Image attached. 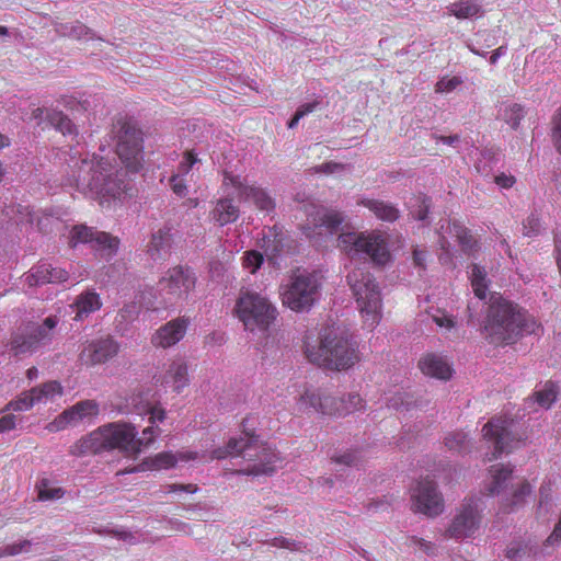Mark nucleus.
<instances>
[{"label": "nucleus", "instance_id": "obj_1", "mask_svg": "<svg viewBox=\"0 0 561 561\" xmlns=\"http://www.w3.org/2000/svg\"><path fill=\"white\" fill-rule=\"evenodd\" d=\"M115 152L125 170L114 158L96 153L80 157L70 167L67 184L96 199L101 207H111L131 190L126 173L136 174L144 167V134L129 119H118L114 125Z\"/></svg>", "mask_w": 561, "mask_h": 561}, {"label": "nucleus", "instance_id": "obj_2", "mask_svg": "<svg viewBox=\"0 0 561 561\" xmlns=\"http://www.w3.org/2000/svg\"><path fill=\"white\" fill-rule=\"evenodd\" d=\"M249 417L243 419L241 426L244 437L230 438L224 448H216L211 454L197 451H162L154 456L145 458L139 465L128 467L117 474L142 472L146 470H162L175 467L179 461L201 460L208 462L214 459H224L228 456H241L247 466L236 470L237 474L243 476H270L276 470L280 457L276 449L255 436L254 431L248 426Z\"/></svg>", "mask_w": 561, "mask_h": 561}, {"label": "nucleus", "instance_id": "obj_3", "mask_svg": "<svg viewBox=\"0 0 561 561\" xmlns=\"http://www.w3.org/2000/svg\"><path fill=\"white\" fill-rule=\"evenodd\" d=\"M137 435V428L129 423H107L73 443L69 448V454L75 457H83L117 449L135 458L141 453L142 443V440H136Z\"/></svg>", "mask_w": 561, "mask_h": 561}, {"label": "nucleus", "instance_id": "obj_4", "mask_svg": "<svg viewBox=\"0 0 561 561\" xmlns=\"http://www.w3.org/2000/svg\"><path fill=\"white\" fill-rule=\"evenodd\" d=\"M308 360L331 370H346L359 362L358 345L345 333L327 330L318 345H306Z\"/></svg>", "mask_w": 561, "mask_h": 561}, {"label": "nucleus", "instance_id": "obj_5", "mask_svg": "<svg viewBox=\"0 0 561 561\" xmlns=\"http://www.w3.org/2000/svg\"><path fill=\"white\" fill-rule=\"evenodd\" d=\"M524 330H526V314L502 296H492L483 328L489 343L511 344Z\"/></svg>", "mask_w": 561, "mask_h": 561}, {"label": "nucleus", "instance_id": "obj_6", "mask_svg": "<svg viewBox=\"0 0 561 561\" xmlns=\"http://www.w3.org/2000/svg\"><path fill=\"white\" fill-rule=\"evenodd\" d=\"M346 279L355 298L363 325L374 330L382 318V299L378 283L374 275L363 267L353 268Z\"/></svg>", "mask_w": 561, "mask_h": 561}, {"label": "nucleus", "instance_id": "obj_7", "mask_svg": "<svg viewBox=\"0 0 561 561\" xmlns=\"http://www.w3.org/2000/svg\"><path fill=\"white\" fill-rule=\"evenodd\" d=\"M233 313L249 331H267L278 314L266 296L248 288L240 290Z\"/></svg>", "mask_w": 561, "mask_h": 561}, {"label": "nucleus", "instance_id": "obj_8", "mask_svg": "<svg viewBox=\"0 0 561 561\" xmlns=\"http://www.w3.org/2000/svg\"><path fill=\"white\" fill-rule=\"evenodd\" d=\"M337 248L350 257L366 255L374 264L380 266L386 265L391 259L387 239L378 230L343 232L337 238Z\"/></svg>", "mask_w": 561, "mask_h": 561}, {"label": "nucleus", "instance_id": "obj_9", "mask_svg": "<svg viewBox=\"0 0 561 561\" xmlns=\"http://www.w3.org/2000/svg\"><path fill=\"white\" fill-rule=\"evenodd\" d=\"M297 409L301 413L318 412L330 416H345L365 410L366 402L357 392L335 398L307 390L300 396Z\"/></svg>", "mask_w": 561, "mask_h": 561}, {"label": "nucleus", "instance_id": "obj_10", "mask_svg": "<svg viewBox=\"0 0 561 561\" xmlns=\"http://www.w3.org/2000/svg\"><path fill=\"white\" fill-rule=\"evenodd\" d=\"M320 286L317 273L297 270L280 293L283 305L296 312L307 310L314 304Z\"/></svg>", "mask_w": 561, "mask_h": 561}, {"label": "nucleus", "instance_id": "obj_11", "mask_svg": "<svg viewBox=\"0 0 561 561\" xmlns=\"http://www.w3.org/2000/svg\"><path fill=\"white\" fill-rule=\"evenodd\" d=\"M307 221L302 227L305 236L310 241L320 244L328 237H332L337 232L344 221V215L335 209L312 206V210L308 211Z\"/></svg>", "mask_w": 561, "mask_h": 561}, {"label": "nucleus", "instance_id": "obj_12", "mask_svg": "<svg viewBox=\"0 0 561 561\" xmlns=\"http://www.w3.org/2000/svg\"><path fill=\"white\" fill-rule=\"evenodd\" d=\"M195 273L187 266L169 268L158 282L160 295L170 301L185 300L195 289Z\"/></svg>", "mask_w": 561, "mask_h": 561}, {"label": "nucleus", "instance_id": "obj_13", "mask_svg": "<svg viewBox=\"0 0 561 561\" xmlns=\"http://www.w3.org/2000/svg\"><path fill=\"white\" fill-rule=\"evenodd\" d=\"M514 426V421L506 416L493 417L483 426V437L494 445V451L491 456L486 455L485 461H492L503 453H511L512 449L517 447L520 439L513 435Z\"/></svg>", "mask_w": 561, "mask_h": 561}, {"label": "nucleus", "instance_id": "obj_14", "mask_svg": "<svg viewBox=\"0 0 561 561\" xmlns=\"http://www.w3.org/2000/svg\"><path fill=\"white\" fill-rule=\"evenodd\" d=\"M68 243L70 248H76L80 243H90L96 251L113 256L118 250L119 239L108 232L98 231L85 225H76L70 230Z\"/></svg>", "mask_w": 561, "mask_h": 561}, {"label": "nucleus", "instance_id": "obj_15", "mask_svg": "<svg viewBox=\"0 0 561 561\" xmlns=\"http://www.w3.org/2000/svg\"><path fill=\"white\" fill-rule=\"evenodd\" d=\"M222 185L233 187L240 201L252 202L259 210L270 213L275 208L273 198L264 188L255 184H249L248 181L240 175L225 171Z\"/></svg>", "mask_w": 561, "mask_h": 561}, {"label": "nucleus", "instance_id": "obj_16", "mask_svg": "<svg viewBox=\"0 0 561 561\" xmlns=\"http://www.w3.org/2000/svg\"><path fill=\"white\" fill-rule=\"evenodd\" d=\"M411 497L414 512L434 517L444 511L443 496L437 491L435 482L428 478L417 481L416 486L412 489Z\"/></svg>", "mask_w": 561, "mask_h": 561}, {"label": "nucleus", "instance_id": "obj_17", "mask_svg": "<svg viewBox=\"0 0 561 561\" xmlns=\"http://www.w3.org/2000/svg\"><path fill=\"white\" fill-rule=\"evenodd\" d=\"M481 522L478 500H465L446 530V537L462 539L472 536Z\"/></svg>", "mask_w": 561, "mask_h": 561}, {"label": "nucleus", "instance_id": "obj_18", "mask_svg": "<svg viewBox=\"0 0 561 561\" xmlns=\"http://www.w3.org/2000/svg\"><path fill=\"white\" fill-rule=\"evenodd\" d=\"M119 352L118 343L112 337L87 341L79 354V360L85 366L104 364Z\"/></svg>", "mask_w": 561, "mask_h": 561}, {"label": "nucleus", "instance_id": "obj_19", "mask_svg": "<svg viewBox=\"0 0 561 561\" xmlns=\"http://www.w3.org/2000/svg\"><path fill=\"white\" fill-rule=\"evenodd\" d=\"M188 324L190 320L186 317L173 319L156 331L152 335L151 343L156 347H171L184 337Z\"/></svg>", "mask_w": 561, "mask_h": 561}, {"label": "nucleus", "instance_id": "obj_20", "mask_svg": "<svg viewBox=\"0 0 561 561\" xmlns=\"http://www.w3.org/2000/svg\"><path fill=\"white\" fill-rule=\"evenodd\" d=\"M419 368L424 375L440 380H448L453 375V368L446 358L434 353L425 354L419 360Z\"/></svg>", "mask_w": 561, "mask_h": 561}, {"label": "nucleus", "instance_id": "obj_21", "mask_svg": "<svg viewBox=\"0 0 561 561\" xmlns=\"http://www.w3.org/2000/svg\"><path fill=\"white\" fill-rule=\"evenodd\" d=\"M288 236L282 227L273 226L263 231L260 247L270 259H276L283 253Z\"/></svg>", "mask_w": 561, "mask_h": 561}, {"label": "nucleus", "instance_id": "obj_22", "mask_svg": "<svg viewBox=\"0 0 561 561\" xmlns=\"http://www.w3.org/2000/svg\"><path fill=\"white\" fill-rule=\"evenodd\" d=\"M188 382L187 365L181 359L173 360L161 379V385L171 387L176 393L187 387Z\"/></svg>", "mask_w": 561, "mask_h": 561}, {"label": "nucleus", "instance_id": "obj_23", "mask_svg": "<svg viewBox=\"0 0 561 561\" xmlns=\"http://www.w3.org/2000/svg\"><path fill=\"white\" fill-rule=\"evenodd\" d=\"M240 216V209L230 197H222L216 201L210 211V218L218 226L224 227L236 222Z\"/></svg>", "mask_w": 561, "mask_h": 561}, {"label": "nucleus", "instance_id": "obj_24", "mask_svg": "<svg viewBox=\"0 0 561 561\" xmlns=\"http://www.w3.org/2000/svg\"><path fill=\"white\" fill-rule=\"evenodd\" d=\"M357 204L369 209L377 219L382 221L393 222L400 216L399 209L391 203L385 201L362 198Z\"/></svg>", "mask_w": 561, "mask_h": 561}, {"label": "nucleus", "instance_id": "obj_25", "mask_svg": "<svg viewBox=\"0 0 561 561\" xmlns=\"http://www.w3.org/2000/svg\"><path fill=\"white\" fill-rule=\"evenodd\" d=\"M76 310V320H82L90 313L101 309L102 300L100 295L94 290H85L81 293L71 306Z\"/></svg>", "mask_w": 561, "mask_h": 561}, {"label": "nucleus", "instance_id": "obj_26", "mask_svg": "<svg viewBox=\"0 0 561 561\" xmlns=\"http://www.w3.org/2000/svg\"><path fill=\"white\" fill-rule=\"evenodd\" d=\"M172 238L169 229H159L151 236L147 252L157 261L167 256L170 252Z\"/></svg>", "mask_w": 561, "mask_h": 561}, {"label": "nucleus", "instance_id": "obj_27", "mask_svg": "<svg viewBox=\"0 0 561 561\" xmlns=\"http://www.w3.org/2000/svg\"><path fill=\"white\" fill-rule=\"evenodd\" d=\"M37 340L28 332V325L12 334L10 346L15 355L34 352L38 346Z\"/></svg>", "mask_w": 561, "mask_h": 561}, {"label": "nucleus", "instance_id": "obj_28", "mask_svg": "<svg viewBox=\"0 0 561 561\" xmlns=\"http://www.w3.org/2000/svg\"><path fill=\"white\" fill-rule=\"evenodd\" d=\"M447 10L458 20L476 18L483 13L482 4L478 0H458L449 4Z\"/></svg>", "mask_w": 561, "mask_h": 561}, {"label": "nucleus", "instance_id": "obj_29", "mask_svg": "<svg viewBox=\"0 0 561 561\" xmlns=\"http://www.w3.org/2000/svg\"><path fill=\"white\" fill-rule=\"evenodd\" d=\"M30 391L35 404H45L49 401H54L57 397H61L64 388L60 382L53 380L44 382L41 386L33 387Z\"/></svg>", "mask_w": 561, "mask_h": 561}, {"label": "nucleus", "instance_id": "obj_30", "mask_svg": "<svg viewBox=\"0 0 561 561\" xmlns=\"http://www.w3.org/2000/svg\"><path fill=\"white\" fill-rule=\"evenodd\" d=\"M491 476V482L486 490L489 495L499 494L506 485V482L511 480L513 468L504 465H494L489 469Z\"/></svg>", "mask_w": 561, "mask_h": 561}, {"label": "nucleus", "instance_id": "obj_31", "mask_svg": "<svg viewBox=\"0 0 561 561\" xmlns=\"http://www.w3.org/2000/svg\"><path fill=\"white\" fill-rule=\"evenodd\" d=\"M58 324L56 316L47 317L42 324L28 322V332L37 340L38 344L51 341L54 329Z\"/></svg>", "mask_w": 561, "mask_h": 561}, {"label": "nucleus", "instance_id": "obj_32", "mask_svg": "<svg viewBox=\"0 0 561 561\" xmlns=\"http://www.w3.org/2000/svg\"><path fill=\"white\" fill-rule=\"evenodd\" d=\"M449 232L457 238L459 245L465 252H471L477 249V241L471 231L457 220L449 222Z\"/></svg>", "mask_w": 561, "mask_h": 561}, {"label": "nucleus", "instance_id": "obj_33", "mask_svg": "<svg viewBox=\"0 0 561 561\" xmlns=\"http://www.w3.org/2000/svg\"><path fill=\"white\" fill-rule=\"evenodd\" d=\"M37 499L39 501L59 500L65 495V490L47 478H42L36 483Z\"/></svg>", "mask_w": 561, "mask_h": 561}, {"label": "nucleus", "instance_id": "obj_34", "mask_svg": "<svg viewBox=\"0 0 561 561\" xmlns=\"http://www.w3.org/2000/svg\"><path fill=\"white\" fill-rule=\"evenodd\" d=\"M67 410L76 424L85 417L98 415L99 404L94 400H82Z\"/></svg>", "mask_w": 561, "mask_h": 561}, {"label": "nucleus", "instance_id": "obj_35", "mask_svg": "<svg viewBox=\"0 0 561 561\" xmlns=\"http://www.w3.org/2000/svg\"><path fill=\"white\" fill-rule=\"evenodd\" d=\"M537 548L525 542H513L507 547L505 557L512 561H526L528 558L536 556Z\"/></svg>", "mask_w": 561, "mask_h": 561}, {"label": "nucleus", "instance_id": "obj_36", "mask_svg": "<svg viewBox=\"0 0 561 561\" xmlns=\"http://www.w3.org/2000/svg\"><path fill=\"white\" fill-rule=\"evenodd\" d=\"M445 445L451 451L468 453L471 449V443L468 435L463 432H453L445 437Z\"/></svg>", "mask_w": 561, "mask_h": 561}, {"label": "nucleus", "instance_id": "obj_37", "mask_svg": "<svg viewBox=\"0 0 561 561\" xmlns=\"http://www.w3.org/2000/svg\"><path fill=\"white\" fill-rule=\"evenodd\" d=\"M48 274V263H41L25 274V283L30 287L49 284Z\"/></svg>", "mask_w": 561, "mask_h": 561}, {"label": "nucleus", "instance_id": "obj_38", "mask_svg": "<svg viewBox=\"0 0 561 561\" xmlns=\"http://www.w3.org/2000/svg\"><path fill=\"white\" fill-rule=\"evenodd\" d=\"M48 122L64 135L73 134L76 127L71 119L60 111L51 110L46 115Z\"/></svg>", "mask_w": 561, "mask_h": 561}, {"label": "nucleus", "instance_id": "obj_39", "mask_svg": "<svg viewBox=\"0 0 561 561\" xmlns=\"http://www.w3.org/2000/svg\"><path fill=\"white\" fill-rule=\"evenodd\" d=\"M557 394V385L552 381H548L541 389L535 391L534 399L540 407L548 409L556 401Z\"/></svg>", "mask_w": 561, "mask_h": 561}, {"label": "nucleus", "instance_id": "obj_40", "mask_svg": "<svg viewBox=\"0 0 561 561\" xmlns=\"http://www.w3.org/2000/svg\"><path fill=\"white\" fill-rule=\"evenodd\" d=\"M485 277V271L479 265L472 264L470 276L471 286L473 288L474 295L480 299H484L486 297L488 285Z\"/></svg>", "mask_w": 561, "mask_h": 561}, {"label": "nucleus", "instance_id": "obj_41", "mask_svg": "<svg viewBox=\"0 0 561 561\" xmlns=\"http://www.w3.org/2000/svg\"><path fill=\"white\" fill-rule=\"evenodd\" d=\"M35 405L31 391H23L14 400H11L3 411L23 412Z\"/></svg>", "mask_w": 561, "mask_h": 561}, {"label": "nucleus", "instance_id": "obj_42", "mask_svg": "<svg viewBox=\"0 0 561 561\" xmlns=\"http://www.w3.org/2000/svg\"><path fill=\"white\" fill-rule=\"evenodd\" d=\"M524 115L523 106L514 103L505 107L503 118L512 128L516 129L524 118Z\"/></svg>", "mask_w": 561, "mask_h": 561}, {"label": "nucleus", "instance_id": "obj_43", "mask_svg": "<svg viewBox=\"0 0 561 561\" xmlns=\"http://www.w3.org/2000/svg\"><path fill=\"white\" fill-rule=\"evenodd\" d=\"M242 260L243 267L249 270L250 273L254 274L263 264L264 257L261 252L251 250L244 253Z\"/></svg>", "mask_w": 561, "mask_h": 561}, {"label": "nucleus", "instance_id": "obj_44", "mask_svg": "<svg viewBox=\"0 0 561 561\" xmlns=\"http://www.w3.org/2000/svg\"><path fill=\"white\" fill-rule=\"evenodd\" d=\"M75 424L72 417L70 416L68 410L66 409L62 413H60L55 420L49 422L46 425V430L49 433H57L64 431L68 425Z\"/></svg>", "mask_w": 561, "mask_h": 561}, {"label": "nucleus", "instance_id": "obj_45", "mask_svg": "<svg viewBox=\"0 0 561 561\" xmlns=\"http://www.w3.org/2000/svg\"><path fill=\"white\" fill-rule=\"evenodd\" d=\"M31 546H32V542L27 539L7 545L0 549V557H10V556L20 554L24 551H28Z\"/></svg>", "mask_w": 561, "mask_h": 561}, {"label": "nucleus", "instance_id": "obj_46", "mask_svg": "<svg viewBox=\"0 0 561 561\" xmlns=\"http://www.w3.org/2000/svg\"><path fill=\"white\" fill-rule=\"evenodd\" d=\"M462 83V79L460 77L454 76L451 78L444 77L440 80L437 81L435 84V92L437 93H444V92H451L457 87H459Z\"/></svg>", "mask_w": 561, "mask_h": 561}, {"label": "nucleus", "instance_id": "obj_47", "mask_svg": "<svg viewBox=\"0 0 561 561\" xmlns=\"http://www.w3.org/2000/svg\"><path fill=\"white\" fill-rule=\"evenodd\" d=\"M531 485L528 481H523L513 493V497L511 500L510 506L514 507L522 504L526 496L531 494Z\"/></svg>", "mask_w": 561, "mask_h": 561}, {"label": "nucleus", "instance_id": "obj_48", "mask_svg": "<svg viewBox=\"0 0 561 561\" xmlns=\"http://www.w3.org/2000/svg\"><path fill=\"white\" fill-rule=\"evenodd\" d=\"M552 141L557 151L561 154V106L552 117Z\"/></svg>", "mask_w": 561, "mask_h": 561}, {"label": "nucleus", "instance_id": "obj_49", "mask_svg": "<svg viewBox=\"0 0 561 561\" xmlns=\"http://www.w3.org/2000/svg\"><path fill=\"white\" fill-rule=\"evenodd\" d=\"M170 186H171V190L172 192L179 196V197H184L186 196L188 190H187V184H186V181L183 176H181V174H173L171 175L170 180Z\"/></svg>", "mask_w": 561, "mask_h": 561}, {"label": "nucleus", "instance_id": "obj_50", "mask_svg": "<svg viewBox=\"0 0 561 561\" xmlns=\"http://www.w3.org/2000/svg\"><path fill=\"white\" fill-rule=\"evenodd\" d=\"M540 219L534 214L528 216L523 224V231L525 236H536L540 232Z\"/></svg>", "mask_w": 561, "mask_h": 561}, {"label": "nucleus", "instance_id": "obj_51", "mask_svg": "<svg viewBox=\"0 0 561 561\" xmlns=\"http://www.w3.org/2000/svg\"><path fill=\"white\" fill-rule=\"evenodd\" d=\"M417 202L420 203L419 209L414 213V218L416 220H425L430 213L431 207V198L426 195L417 196Z\"/></svg>", "mask_w": 561, "mask_h": 561}, {"label": "nucleus", "instance_id": "obj_52", "mask_svg": "<svg viewBox=\"0 0 561 561\" xmlns=\"http://www.w3.org/2000/svg\"><path fill=\"white\" fill-rule=\"evenodd\" d=\"M48 277H49V284H59L68 280L69 273L68 271L61 268V267H54L50 264H48Z\"/></svg>", "mask_w": 561, "mask_h": 561}, {"label": "nucleus", "instance_id": "obj_53", "mask_svg": "<svg viewBox=\"0 0 561 561\" xmlns=\"http://www.w3.org/2000/svg\"><path fill=\"white\" fill-rule=\"evenodd\" d=\"M197 162V157L192 151H187L183 161L179 164V173L181 176L186 175L193 165Z\"/></svg>", "mask_w": 561, "mask_h": 561}, {"label": "nucleus", "instance_id": "obj_54", "mask_svg": "<svg viewBox=\"0 0 561 561\" xmlns=\"http://www.w3.org/2000/svg\"><path fill=\"white\" fill-rule=\"evenodd\" d=\"M432 319L439 328L450 330L455 327L454 318L443 311H438L436 314H433Z\"/></svg>", "mask_w": 561, "mask_h": 561}, {"label": "nucleus", "instance_id": "obj_55", "mask_svg": "<svg viewBox=\"0 0 561 561\" xmlns=\"http://www.w3.org/2000/svg\"><path fill=\"white\" fill-rule=\"evenodd\" d=\"M149 422L154 424L156 422H163L167 415L164 408L160 404H154L148 409Z\"/></svg>", "mask_w": 561, "mask_h": 561}, {"label": "nucleus", "instance_id": "obj_56", "mask_svg": "<svg viewBox=\"0 0 561 561\" xmlns=\"http://www.w3.org/2000/svg\"><path fill=\"white\" fill-rule=\"evenodd\" d=\"M16 427V416L14 414H5L0 417V434L10 432Z\"/></svg>", "mask_w": 561, "mask_h": 561}, {"label": "nucleus", "instance_id": "obj_57", "mask_svg": "<svg viewBox=\"0 0 561 561\" xmlns=\"http://www.w3.org/2000/svg\"><path fill=\"white\" fill-rule=\"evenodd\" d=\"M335 461L337 463L355 466V465H357V461H358L357 451L351 450V451L344 453V454L340 455L339 457H336Z\"/></svg>", "mask_w": 561, "mask_h": 561}, {"label": "nucleus", "instance_id": "obj_58", "mask_svg": "<svg viewBox=\"0 0 561 561\" xmlns=\"http://www.w3.org/2000/svg\"><path fill=\"white\" fill-rule=\"evenodd\" d=\"M271 545L273 547H277V548H287V549H290V550H300V547H298L295 541H291V540H289L287 538H284V537H276V538H274L271 541Z\"/></svg>", "mask_w": 561, "mask_h": 561}, {"label": "nucleus", "instance_id": "obj_59", "mask_svg": "<svg viewBox=\"0 0 561 561\" xmlns=\"http://www.w3.org/2000/svg\"><path fill=\"white\" fill-rule=\"evenodd\" d=\"M156 432L152 426H148L142 431V437L137 438L136 440H142L141 449L148 447L154 440Z\"/></svg>", "mask_w": 561, "mask_h": 561}, {"label": "nucleus", "instance_id": "obj_60", "mask_svg": "<svg viewBox=\"0 0 561 561\" xmlns=\"http://www.w3.org/2000/svg\"><path fill=\"white\" fill-rule=\"evenodd\" d=\"M561 542V524L557 523L550 536L546 539V546H554Z\"/></svg>", "mask_w": 561, "mask_h": 561}, {"label": "nucleus", "instance_id": "obj_61", "mask_svg": "<svg viewBox=\"0 0 561 561\" xmlns=\"http://www.w3.org/2000/svg\"><path fill=\"white\" fill-rule=\"evenodd\" d=\"M515 182L516 179L513 175H507L505 173H501L500 175L495 176V183L503 188L512 187Z\"/></svg>", "mask_w": 561, "mask_h": 561}, {"label": "nucleus", "instance_id": "obj_62", "mask_svg": "<svg viewBox=\"0 0 561 561\" xmlns=\"http://www.w3.org/2000/svg\"><path fill=\"white\" fill-rule=\"evenodd\" d=\"M413 256V263L415 266L425 268V261L427 257V253L424 250H420L419 248H415L412 253Z\"/></svg>", "mask_w": 561, "mask_h": 561}, {"label": "nucleus", "instance_id": "obj_63", "mask_svg": "<svg viewBox=\"0 0 561 561\" xmlns=\"http://www.w3.org/2000/svg\"><path fill=\"white\" fill-rule=\"evenodd\" d=\"M178 491H185V492H188V493H195L197 491V485H195V484H178V483H173V484H169L168 485V492L169 493H174V492H178Z\"/></svg>", "mask_w": 561, "mask_h": 561}, {"label": "nucleus", "instance_id": "obj_64", "mask_svg": "<svg viewBox=\"0 0 561 561\" xmlns=\"http://www.w3.org/2000/svg\"><path fill=\"white\" fill-rule=\"evenodd\" d=\"M412 543L420 547L425 553L431 554L434 551V545L431 541H426L422 538L412 537Z\"/></svg>", "mask_w": 561, "mask_h": 561}]
</instances>
